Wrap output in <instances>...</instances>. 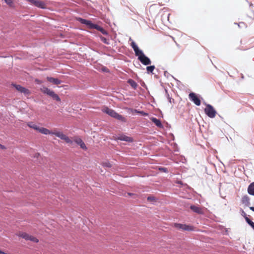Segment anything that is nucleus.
I'll list each match as a JSON object with an SVG mask.
<instances>
[{
    "instance_id": "1",
    "label": "nucleus",
    "mask_w": 254,
    "mask_h": 254,
    "mask_svg": "<svg viewBox=\"0 0 254 254\" xmlns=\"http://www.w3.org/2000/svg\"><path fill=\"white\" fill-rule=\"evenodd\" d=\"M38 131L45 135L54 134L61 139L64 140L67 143L71 144L72 143V141L70 139V138L65 134H64L61 131H58L56 130H54V131H51L49 129L43 127H39Z\"/></svg>"
},
{
    "instance_id": "2",
    "label": "nucleus",
    "mask_w": 254,
    "mask_h": 254,
    "mask_svg": "<svg viewBox=\"0 0 254 254\" xmlns=\"http://www.w3.org/2000/svg\"><path fill=\"white\" fill-rule=\"evenodd\" d=\"M76 19L81 23L87 25L89 29H95L100 31L103 35H107L108 34V32L103 28L97 24L92 23V22L90 20L83 19L80 17L77 18Z\"/></svg>"
},
{
    "instance_id": "3",
    "label": "nucleus",
    "mask_w": 254,
    "mask_h": 254,
    "mask_svg": "<svg viewBox=\"0 0 254 254\" xmlns=\"http://www.w3.org/2000/svg\"><path fill=\"white\" fill-rule=\"evenodd\" d=\"M102 111L111 117L114 118L118 120L121 121L122 122H126V118L122 116L121 115H119L117 113H116L114 110L110 109L107 107H104L102 109Z\"/></svg>"
},
{
    "instance_id": "4",
    "label": "nucleus",
    "mask_w": 254,
    "mask_h": 254,
    "mask_svg": "<svg viewBox=\"0 0 254 254\" xmlns=\"http://www.w3.org/2000/svg\"><path fill=\"white\" fill-rule=\"evenodd\" d=\"M40 90L41 92H42L44 94H46L50 97H52L54 100L60 102L61 99L60 97L58 96V94H57L54 91L49 89L48 88L43 86L42 88H40Z\"/></svg>"
},
{
    "instance_id": "5",
    "label": "nucleus",
    "mask_w": 254,
    "mask_h": 254,
    "mask_svg": "<svg viewBox=\"0 0 254 254\" xmlns=\"http://www.w3.org/2000/svg\"><path fill=\"white\" fill-rule=\"evenodd\" d=\"M204 112L208 117L210 118H214L216 114L215 109L210 104H207L204 109Z\"/></svg>"
},
{
    "instance_id": "6",
    "label": "nucleus",
    "mask_w": 254,
    "mask_h": 254,
    "mask_svg": "<svg viewBox=\"0 0 254 254\" xmlns=\"http://www.w3.org/2000/svg\"><path fill=\"white\" fill-rule=\"evenodd\" d=\"M174 226L175 228L179 230H182L183 231H193V227L191 225H188L186 224H183L180 223H174Z\"/></svg>"
},
{
    "instance_id": "7",
    "label": "nucleus",
    "mask_w": 254,
    "mask_h": 254,
    "mask_svg": "<svg viewBox=\"0 0 254 254\" xmlns=\"http://www.w3.org/2000/svg\"><path fill=\"white\" fill-rule=\"evenodd\" d=\"M11 85L13 87L15 88V89L21 93H23L26 96H29L31 94V92L29 90H28L27 88H25L24 87H22L20 85H17L15 84H12Z\"/></svg>"
},
{
    "instance_id": "8",
    "label": "nucleus",
    "mask_w": 254,
    "mask_h": 254,
    "mask_svg": "<svg viewBox=\"0 0 254 254\" xmlns=\"http://www.w3.org/2000/svg\"><path fill=\"white\" fill-rule=\"evenodd\" d=\"M189 99L190 101L193 102L196 105L199 106L201 104L200 100L197 95L193 93H190L189 95Z\"/></svg>"
},
{
    "instance_id": "9",
    "label": "nucleus",
    "mask_w": 254,
    "mask_h": 254,
    "mask_svg": "<svg viewBox=\"0 0 254 254\" xmlns=\"http://www.w3.org/2000/svg\"><path fill=\"white\" fill-rule=\"evenodd\" d=\"M139 61L144 65H148L151 64L150 60L144 54L140 55L138 58Z\"/></svg>"
},
{
    "instance_id": "10",
    "label": "nucleus",
    "mask_w": 254,
    "mask_h": 254,
    "mask_svg": "<svg viewBox=\"0 0 254 254\" xmlns=\"http://www.w3.org/2000/svg\"><path fill=\"white\" fill-rule=\"evenodd\" d=\"M116 139L125 141L129 142L133 141V139L131 137L127 136L125 134H120L118 135L116 137Z\"/></svg>"
},
{
    "instance_id": "11",
    "label": "nucleus",
    "mask_w": 254,
    "mask_h": 254,
    "mask_svg": "<svg viewBox=\"0 0 254 254\" xmlns=\"http://www.w3.org/2000/svg\"><path fill=\"white\" fill-rule=\"evenodd\" d=\"M131 46L133 48L135 52V54L136 56H138L139 57L140 55L144 54L142 51L139 49L138 47L136 45L134 42L132 41V42L131 43Z\"/></svg>"
},
{
    "instance_id": "12",
    "label": "nucleus",
    "mask_w": 254,
    "mask_h": 254,
    "mask_svg": "<svg viewBox=\"0 0 254 254\" xmlns=\"http://www.w3.org/2000/svg\"><path fill=\"white\" fill-rule=\"evenodd\" d=\"M74 141L78 145H79L82 149L85 150H87V148L85 144L80 138L75 137L74 138Z\"/></svg>"
},
{
    "instance_id": "13",
    "label": "nucleus",
    "mask_w": 254,
    "mask_h": 254,
    "mask_svg": "<svg viewBox=\"0 0 254 254\" xmlns=\"http://www.w3.org/2000/svg\"><path fill=\"white\" fill-rule=\"evenodd\" d=\"M34 5L42 9H45L47 7L46 3L41 0H36Z\"/></svg>"
},
{
    "instance_id": "14",
    "label": "nucleus",
    "mask_w": 254,
    "mask_h": 254,
    "mask_svg": "<svg viewBox=\"0 0 254 254\" xmlns=\"http://www.w3.org/2000/svg\"><path fill=\"white\" fill-rule=\"evenodd\" d=\"M190 208L191 210H192L193 212L198 214H203L204 211L203 209L198 206H196L195 205H191L190 206Z\"/></svg>"
},
{
    "instance_id": "15",
    "label": "nucleus",
    "mask_w": 254,
    "mask_h": 254,
    "mask_svg": "<svg viewBox=\"0 0 254 254\" xmlns=\"http://www.w3.org/2000/svg\"><path fill=\"white\" fill-rule=\"evenodd\" d=\"M47 80L50 82L55 85H59L62 83V81L59 80V79L51 77H47Z\"/></svg>"
},
{
    "instance_id": "16",
    "label": "nucleus",
    "mask_w": 254,
    "mask_h": 254,
    "mask_svg": "<svg viewBox=\"0 0 254 254\" xmlns=\"http://www.w3.org/2000/svg\"><path fill=\"white\" fill-rule=\"evenodd\" d=\"M150 120L157 127L160 128L163 127V125L159 120L154 117L151 118Z\"/></svg>"
},
{
    "instance_id": "17",
    "label": "nucleus",
    "mask_w": 254,
    "mask_h": 254,
    "mask_svg": "<svg viewBox=\"0 0 254 254\" xmlns=\"http://www.w3.org/2000/svg\"><path fill=\"white\" fill-rule=\"evenodd\" d=\"M27 126L30 128H33L37 131L38 130V129L39 128V127H38L36 124H35L34 123L32 122L27 123Z\"/></svg>"
},
{
    "instance_id": "18",
    "label": "nucleus",
    "mask_w": 254,
    "mask_h": 254,
    "mask_svg": "<svg viewBox=\"0 0 254 254\" xmlns=\"http://www.w3.org/2000/svg\"><path fill=\"white\" fill-rule=\"evenodd\" d=\"M248 193L252 195H254V182L251 183L248 188Z\"/></svg>"
},
{
    "instance_id": "19",
    "label": "nucleus",
    "mask_w": 254,
    "mask_h": 254,
    "mask_svg": "<svg viewBox=\"0 0 254 254\" xmlns=\"http://www.w3.org/2000/svg\"><path fill=\"white\" fill-rule=\"evenodd\" d=\"M127 82L133 89L136 88L137 84L136 82L134 81L133 80L130 79L128 80Z\"/></svg>"
},
{
    "instance_id": "20",
    "label": "nucleus",
    "mask_w": 254,
    "mask_h": 254,
    "mask_svg": "<svg viewBox=\"0 0 254 254\" xmlns=\"http://www.w3.org/2000/svg\"><path fill=\"white\" fill-rule=\"evenodd\" d=\"M19 236L25 239L26 240H28L29 235L26 233H21L19 234Z\"/></svg>"
},
{
    "instance_id": "21",
    "label": "nucleus",
    "mask_w": 254,
    "mask_h": 254,
    "mask_svg": "<svg viewBox=\"0 0 254 254\" xmlns=\"http://www.w3.org/2000/svg\"><path fill=\"white\" fill-rule=\"evenodd\" d=\"M246 221L254 229V222L251 221L248 217H246Z\"/></svg>"
},
{
    "instance_id": "22",
    "label": "nucleus",
    "mask_w": 254,
    "mask_h": 254,
    "mask_svg": "<svg viewBox=\"0 0 254 254\" xmlns=\"http://www.w3.org/2000/svg\"><path fill=\"white\" fill-rule=\"evenodd\" d=\"M28 240L31 241L32 242H34L35 243H38L39 242V240L36 238L34 237V236H31V235H29Z\"/></svg>"
},
{
    "instance_id": "23",
    "label": "nucleus",
    "mask_w": 254,
    "mask_h": 254,
    "mask_svg": "<svg viewBox=\"0 0 254 254\" xmlns=\"http://www.w3.org/2000/svg\"><path fill=\"white\" fill-rule=\"evenodd\" d=\"M155 68L154 65L148 66L146 67V69L148 72H152Z\"/></svg>"
},
{
    "instance_id": "24",
    "label": "nucleus",
    "mask_w": 254,
    "mask_h": 254,
    "mask_svg": "<svg viewBox=\"0 0 254 254\" xmlns=\"http://www.w3.org/2000/svg\"><path fill=\"white\" fill-rule=\"evenodd\" d=\"M102 165L104 167H108V168H110V167H112V165L109 162H104V163H103Z\"/></svg>"
},
{
    "instance_id": "25",
    "label": "nucleus",
    "mask_w": 254,
    "mask_h": 254,
    "mask_svg": "<svg viewBox=\"0 0 254 254\" xmlns=\"http://www.w3.org/2000/svg\"><path fill=\"white\" fill-rule=\"evenodd\" d=\"M5 2L9 6H12L13 4L12 0H4Z\"/></svg>"
},
{
    "instance_id": "26",
    "label": "nucleus",
    "mask_w": 254,
    "mask_h": 254,
    "mask_svg": "<svg viewBox=\"0 0 254 254\" xmlns=\"http://www.w3.org/2000/svg\"><path fill=\"white\" fill-rule=\"evenodd\" d=\"M100 39H101V41L103 42H104V43L107 44H109V43L108 42V40L106 38H105L103 36H101Z\"/></svg>"
},
{
    "instance_id": "27",
    "label": "nucleus",
    "mask_w": 254,
    "mask_h": 254,
    "mask_svg": "<svg viewBox=\"0 0 254 254\" xmlns=\"http://www.w3.org/2000/svg\"><path fill=\"white\" fill-rule=\"evenodd\" d=\"M134 111L136 113H139L140 114H141L143 116H147L148 115V114L147 113H146L143 111H137L136 110H135Z\"/></svg>"
},
{
    "instance_id": "28",
    "label": "nucleus",
    "mask_w": 254,
    "mask_h": 254,
    "mask_svg": "<svg viewBox=\"0 0 254 254\" xmlns=\"http://www.w3.org/2000/svg\"><path fill=\"white\" fill-rule=\"evenodd\" d=\"M147 200L149 201H153L155 200V197L152 196H150L147 197Z\"/></svg>"
},
{
    "instance_id": "29",
    "label": "nucleus",
    "mask_w": 254,
    "mask_h": 254,
    "mask_svg": "<svg viewBox=\"0 0 254 254\" xmlns=\"http://www.w3.org/2000/svg\"><path fill=\"white\" fill-rule=\"evenodd\" d=\"M242 215L246 219V217H248L247 216V214L245 213V212L244 210H242Z\"/></svg>"
},
{
    "instance_id": "30",
    "label": "nucleus",
    "mask_w": 254,
    "mask_h": 254,
    "mask_svg": "<svg viewBox=\"0 0 254 254\" xmlns=\"http://www.w3.org/2000/svg\"><path fill=\"white\" fill-rule=\"evenodd\" d=\"M35 81L36 83L39 84H42L43 83V82L41 80H40L37 79H35Z\"/></svg>"
},
{
    "instance_id": "31",
    "label": "nucleus",
    "mask_w": 254,
    "mask_h": 254,
    "mask_svg": "<svg viewBox=\"0 0 254 254\" xmlns=\"http://www.w3.org/2000/svg\"><path fill=\"white\" fill-rule=\"evenodd\" d=\"M27 1L30 2L31 4L34 5L36 0H26Z\"/></svg>"
},
{
    "instance_id": "32",
    "label": "nucleus",
    "mask_w": 254,
    "mask_h": 254,
    "mask_svg": "<svg viewBox=\"0 0 254 254\" xmlns=\"http://www.w3.org/2000/svg\"><path fill=\"white\" fill-rule=\"evenodd\" d=\"M6 147L1 144H0V149H2V150H5L6 149Z\"/></svg>"
},
{
    "instance_id": "33",
    "label": "nucleus",
    "mask_w": 254,
    "mask_h": 254,
    "mask_svg": "<svg viewBox=\"0 0 254 254\" xmlns=\"http://www.w3.org/2000/svg\"><path fill=\"white\" fill-rule=\"evenodd\" d=\"M250 209L252 210L253 211H254V207L251 206L250 207Z\"/></svg>"
},
{
    "instance_id": "34",
    "label": "nucleus",
    "mask_w": 254,
    "mask_h": 254,
    "mask_svg": "<svg viewBox=\"0 0 254 254\" xmlns=\"http://www.w3.org/2000/svg\"><path fill=\"white\" fill-rule=\"evenodd\" d=\"M3 254V252L0 250V254Z\"/></svg>"
},
{
    "instance_id": "35",
    "label": "nucleus",
    "mask_w": 254,
    "mask_h": 254,
    "mask_svg": "<svg viewBox=\"0 0 254 254\" xmlns=\"http://www.w3.org/2000/svg\"><path fill=\"white\" fill-rule=\"evenodd\" d=\"M245 198H247L248 197H243V199H245Z\"/></svg>"
}]
</instances>
